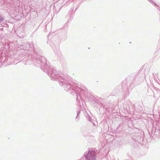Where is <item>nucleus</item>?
Masks as SVG:
<instances>
[{"mask_svg":"<svg viewBox=\"0 0 160 160\" xmlns=\"http://www.w3.org/2000/svg\"><path fill=\"white\" fill-rule=\"evenodd\" d=\"M35 58V59H32L34 64L47 72L51 79L57 81L61 86L67 92L71 90H73L72 87V85H74V83L71 78L60 73L55 68L50 67L47 64V61L45 57L38 55Z\"/></svg>","mask_w":160,"mask_h":160,"instance_id":"obj_1","label":"nucleus"},{"mask_svg":"<svg viewBox=\"0 0 160 160\" xmlns=\"http://www.w3.org/2000/svg\"><path fill=\"white\" fill-rule=\"evenodd\" d=\"M72 89L68 92L72 95L75 94L77 96L76 100L78 105L81 108H83L84 107L83 100L88 96V93L87 89L83 87L80 88L76 87L75 83L74 85H72Z\"/></svg>","mask_w":160,"mask_h":160,"instance_id":"obj_2","label":"nucleus"},{"mask_svg":"<svg viewBox=\"0 0 160 160\" xmlns=\"http://www.w3.org/2000/svg\"><path fill=\"white\" fill-rule=\"evenodd\" d=\"M85 115L87 120L91 122L94 126H96L97 125L98 123L96 119L95 120L92 119L90 115L87 112H85Z\"/></svg>","mask_w":160,"mask_h":160,"instance_id":"obj_3","label":"nucleus"},{"mask_svg":"<svg viewBox=\"0 0 160 160\" xmlns=\"http://www.w3.org/2000/svg\"><path fill=\"white\" fill-rule=\"evenodd\" d=\"M87 98H88V99L91 102L94 101L96 102H98V101L100 99V98L99 97H95L92 95H89L88 97V96Z\"/></svg>","mask_w":160,"mask_h":160,"instance_id":"obj_4","label":"nucleus"},{"mask_svg":"<svg viewBox=\"0 0 160 160\" xmlns=\"http://www.w3.org/2000/svg\"><path fill=\"white\" fill-rule=\"evenodd\" d=\"M30 45L27 44L25 45H22L20 46L19 48L22 50H27L28 47H29Z\"/></svg>","mask_w":160,"mask_h":160,"instance_id":"obj_5","label":"nucleus"},{"mask_svg":"<svg viewBox=\"0 0 160 160\" xmlns=\"http://www.w3.org/2000/svg\"><path fill=\"white\" fill-rule=\"evenodd\" d=\"M4 20V18L3 16L0 15V23Z\"/></svg>","mask_w":160,"mask_h":160,"instance_id":"obj_6","label":"nucleus"},{"mask_svg":"<svg viewBox=\"0 0 160 160\" xmlns=\"http://www.w3.org/2000/svg\"><path fill=\"white\" fill-rule=\"evenodd\" d=\"M80 112H81V110L80 109L78 111H77V115L76 118H78V117L80 113Z\"/></svg>","mask_w":160,"mask_h":160,"instance_id":"obj_7","label":"nucleus"},{"mask_svg":"<svg viewBox=\"0 0 160 160\" xmlns=\"http://www.w3.org/2000/svg\"><path fill=\"white\" fill-rule=\"evenodd\" d=\"M149 0V2L151 3H153L155 5H156L157 6V5H156V3L155 2H154L153 1H152V0Z\"/></svg>","mask_w":160,"mask_h":160,"instance_id":"obj_8","label":"nucleus"},{"mask_svg":"<svg viewBox=\"0 0 160 160\" xmlns=\"http://www.w3.org/2000/svg\"><path fill=\"white\" fill-rule=\"evenodd\" d=\"M158 44L160 45V40H159L158 41Z\"/></svg>","mask_w":160,"mask_h":160,"instance_id":"obj_9","label":"nucleus"},{"mask_svg":"<svg viewBox=\"0 0 160 160\" xmlns=\"http://www.w3.org/2000/svg\"><path fill=\"white\" fill-rule=\"evenodd\" d=\"M27 64V63H25V64Z\"/></svg>","mask_w":160,"mask_h":160,"instance_id":"obj_10","label":"nucleus"}]
</instances>
